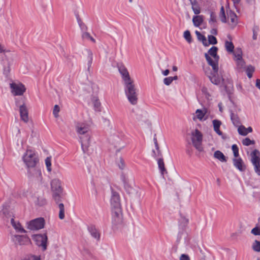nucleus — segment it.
I'll return each instance as SVG.
<instances>
[{
	"instance_id": "bb28decb",
	"label": "nucleus",
	"mask_w": 260,
	"mask_h": 260,
	"mask_svg": "<svg viewBox=\"0 0 260 260\" xmlns=\"http://www.w3.org/2000/svg\"><path fill=\"white\" fill-rule=\"evenodd\" d=\"M58 208L59 209V218L60 219H63L64 218V207L62 203L58 204Z\"/></svg>"
},
{
	"instance_id": "864d4df0",
	"label": "nucleus",
	"mask_w": 260,
	"mask_h": 260,
	"mask_svg": "<svg viewBox=\"0 0 260 260\" xmlns=\"http://www.w3.org/2000/svg\"><path fill=\"white\" fill-rule=\"evenodd\" d=\"M211 33L213 35H216L217 34V30L216 28H213L211 30Z\"/></svg>"
},
{
	"instance_id": "a19ab883",
	"label": "nucleus",
	"mask_w": 260,
	"mask_h": 260,
	"mask_svg": "<svg viewBox=\"0 0 260 260\" xmlns=\"http://www.w3.org/2000/svg\"><path fill=\"white\" fill-rule=\"evenodd\" d=\"M237 62V65L239 69H242L245 66V62L242 59H239V60H236Z\"/></svg>"
},
{
	"instance_id": "4be33fe9",
	"label": "nucleus",
	"mask_w": 260,
	"mask_h": 260,
	"mask_svg": "<svg viewBox=\"0 0 260 260\" xmlns=\"http://www.w3.org/2000/svg\"><path fill=\"white\" fill-rule=\"evenodd\" d=\"M214 157L222 162H226V159L224 154L220 151H216L214 154Z\"/></svg>"
},
{
	"instance_id": "e433bc0d",
	"label": "nucleus",
	"mask_w": 260,
	"mask_h": 260,
	"mask_svg": "<svg viewBox=\"0 0 260 260\" xmlns=\"http://www.w3.org/2000/svg\"><path fill=\"white\" fill-rule=\"evenodd\" d=\"M242 144L245 146H249L251 144H254V141L251 140L248 138H246L242 141Z\"/></svg>"
},
{
	"instance_id": "f704fd0d",
	"label": "nucleus",
	"mask_w": 260,
	"mask_h": 260,
	"mask_svg": "<svg viewBox=\"0 0 260 260\" xmlns=\"http://www.w3.org/2000/svg\"><path fill=\"white\" fill-rule=\"evenodd\" d=\"M254 71V69L252 66H248L246 69V73L247 75V76L250 78L252 76V74L253 72Z\"/></svg>"
},
{
	"instance_id": "4468645a",
	"label": "nucleus",
	"mask_w": 260,
	"mask_h": 260,
	"mask_svg": "<svg viewBox=\"0 0 260 260\" xmlns=\"http://www.w3.org/2000/svg\"><path fill=\"white\" fill-rule=\"evenodd\" d=\"M207 112V109L204 108L203 110L198 109L196 111V116L193 117V120H196V119H198L200 121L203 120L204 117Z\"/></svg>"
},
{
	"instance_id": "c9c22d12",
	"label": "nucleus",
	"mask_w": 260,
	"mask_h": 260,
	"mask_svg": "<svg viewBox=\"0 0 260 260\" xmlns=\"http://www.w3.org/2000/svg\"><path fill=\"white\" fill-rule=\"evenodd\" d=\"M232 150L233 151L234 155L235 158H237L239 156V148L237 145L234 144L232 147Z\"/></svg>"
},
{
	"instance_id": "72a5a7b5",
	"label": "nucleus",
	"mask_w": 260,
	"mask_h": 260,
	"mask_svg": "<svg viewBox=\"0 0 260 260\" xmlns=\"http://www.w3.org/2000/svg\"><path fill=\"white\" fill-rule=\"evenodd\" d=\"M209 23L211 24H214L216 23V16L215 13L211 12L210 14V18L209 20Z\"/></svg>"
},
{
	"instance_id": "f03ea898",
	"label": "nucleus",
	"mask_w": 260,
	"mask_h": 260,
	"mask_svg": "<svg viewBox=\"0 0 260 260\" xmlns=\"http://www.w3.org/2000/svg\"><path fill=\"white\" fill-rule=\"evenodd\" d=\"M218 48L213 46L208 51V53H206L205 56L208 63L212 68L214 73H217L218 71V60L219 56L217 55Z\"/></svg>"
},
{
	"instance_id": "58836bf2",
	"label": "nucleus",
	"mask_w": 260,
	"mask_h": 260,
	"mask_svg": "<svg viewBox=\"0 0 260 260\" xmlns=\"http://www.w3.org/2000/svg\"><path fill=\"white\" fill-rule=\"evenodd\" d=\"M45 164L47 168V170L50 172L51 171V160L50 157H47L45 159Z\"/></svg>"
},
{
	"instance_id": "f257e3e1",
	"label": "nucleus",
	"mask_w": 260,
	"mask_h": 260,
	"mask_svg": "<svg viewBox=\"0 0 260 260\" xmlns=\"http://www.w3.org/2000/svg\"><path fill=\"white\" fill-rule=\"evenodd\" d=\"M120 73L122 75V79L125 85V93L129 102L135 105L138 101V94L136 92L134 81L131 78L129 73L126 68L123 65L118 66Z\"/></svg>"
},
{
	"instance_id": "37998d69",
	"label": "nucleus",
	"mask_w": 260,
	"mask_h": 260,
	"mask_svg": "<svg viewBox=\"0 0 260 260\" xmlns=\"http://www.w3.org/2000/svg\"><path fill=\"white\" fill-rule=\"evenodd\" d=\"M251 233L254 235H260V227L256 226L251 230Z\"/></svg>"
},
{
	"instance_id": "39448f33",
	"label": "nucleus",
	"mask_w": 260,
	"mask_h": 260,
	"mask_svg": "<svg viewBox=\"0 0 260 260\" xmlns=\"http://www.w3.org/2000/svg\"><path fill=\"white\" fill-rule=\"evenodd\" d=\"M251 161L254 167V171L258 175H260V152L255 149L251 153Z\"/></svg>"
},
{
	"instance_id": "20e7f679",
	"label": "nucleus",
	"mask_w": 260,
	"mask_h": 260,
	"mask_svg": "<svg viewBox=\"0 0 260 260\" xmlns=\"http://www.w3.org/2000/svg\"><path fill=\"white\" fill-rule=\"evenodd\" d=\"M203 140V135L201 132L196 129L194 132L191 133V141L194 147L199 151L203 150L202 143Z\"/></svg>"
},
{
	"instance_id": "5fc2aeb1",
	"label": "nucleus",
	"mask_w": 260,
	"mask_h": 260,
	"mask_svg": "<svg viewBox=\"0 0 260 260\" xmlns=\"http://www.w3.org/2000/svg\"><path fill=\"white\" fill-rule=\"evenodd\" d=\"M120 163L121 166H119V167L122 169L124 167V160L122 159H120Z\"/></svg>"
},
{
	"instance_id": "9d476101",
	"label": "nucleus",
	"mask_w": 260,
	"mask_h": 260,
	"mask_svg": "<svg viewBox=\"0 0 260 260\" xmlns=\"http://www.w3.org/2000/svg\"><path fill=\"white\" fill-rule=\"evenodd\" d=\"M228 21L232 27L235 26L238 23L237 16L236 14L232 11H230L228 12Z\"/></svg>"
},
{
	"instance_id": "e2e57ef3",
	"label": "nucleus",
	"mask_w": 260,
	"mask_h": 260,
	"mask_svg": "<svg viewBox=\"0 0 260 260\" xmlns=\"http://www.w3.org/2000/svg\"><path fill=\"white\" fill-rule=\"evenodd\" d=\"M155 146L156 147V148H158V144L156 140H155Z\"/></svg>"
},
{
	"instance_id": "0eeeda50",
	"label": "nucleus",
	"mask_w": 260,
	"mask_h": 260,
	"mask_svg": "<svg viewBox=\"0 0 260 260\" xmlns=\"http://www.w3.org/2000/svg\"><path fill=\"white\" fill-rule=\"evenodd\" d=\"M12 92L14 95H22L26 90L23 84L21 83L18 84L12 83L10 84Z\"/></svg>"
},
{
	"instance_id": "09e8293b",
	"label": "nucleus",
	"mask_w": 260,
	"mask_h": 260,
	"mask_svg": "<svg viewBox=\"0 0 260 260\" xmlns=\"http://www.w3.org/2000/svg\"><path fill=\"white\" fill-rule=\"evenodd\" d=\"M180 260H189V257L186 254H182L180 256Z\"/></svg>"
},
{
	"instance_id": "13d9d810",
	"label": "nucleus",
	"mask_w": 260,
	"mask_h": 260,
	"mask_svg": "<svg viewBox=\"0 0 260 260\" xmlns=\"http://www.w3.org/2000/svg\"><path fill=\"white\" fill-rule=\"evenodd\" d=\"M246 130H247V134L249 133H251L252 132V129L251 127H249L248 128H246Z\"/></svg>"
},
{
	"instance_id": "c756f323",
	"label": "nucleus",
	"mask_w": 260,
	"mask_h": 260,
	"mask_svg": "<svg viewBox=\"0 0 260 260\" xmlns=\"http://www.w3.org/2000/svg\"><path fill=\"white\" fill-rule=\"evenodd\" d=\"M208 40H207V46H209L210 44H216L217 43L216 38L212 35L208 36Z\"/></svg>"
},
{
	"instance_id": "1a4fd4ad",
	"label": "nucleus",
	"mask_w": 260,
	"mask_h": 260,
	"mask_svg": "<svg viewBox=\"0 0 260 260\" xmlns=\"http://www.w3.org/2000/svg\"><path fill=\"white\" fill-rule=\"evenodd\" d=\"M76 131L78 134L84 135L89 131V125L84 123H79L76 125Z\"/></svg>"
},
{
	"instance_id": "8fccbe9b",
	"label": "nucleus",
	"mask_w": 260,
	"mask_h": 260,
	"mask_svg": "<svg viewBox=\"0 0 260 260\" xmlns=\"http://www.w3.org/2000/svg\"><path fill=\"white\" fill-rule=\"evenodd\" d=\"M220 19L222 22H226V16L225 14H220Z\"/></svg>"
},
{
	"instance_id": "603ef678",
	"label": "nucleus",
	"mask_w": 260,
	"mask_h": 260,
	"mask_svg": "<svg viewBox=\"0 0 260 260\" xmlns=\"http://www.w3.org/2000/svg\"><path fill=\"white\" fill-rule=\"evenodd\" d=\"M234 4V6L236 7L240 2H241V0H232Z\"/></svg>"
},
{
	"instance_id": "a18cd8bd",
	"label": "nucleus",
	"mask_w": 260,
	"mask_h": 260,
	"mask_svg": "<svg viewBox=\"0 0 260 260\" xmlns=\"http://www.w3.org/2000/svg\"><path fill=\"white\" fill-rule=\"evenodd\" d=\"M24 260H40V256H37L35 255H29L25 257Z\"/></svg>"
},
{
	"instance_id": "de8ad7c7",
	"label": "nucleus",
	"mask_w": 260,
	"mask_h": 260,
	"mask_svg": "<svg viewBox=\"0 0 260 260\" xmlns=\"http://www.w3.org/2000/svg\"><path fill=\"white\" fill-rule=\"evenodd\" d=\"M83 37L89 39L93 43L95 42V40L92 37H91L89 34L88 32L84 33L83 35Z\"/></svg>"
},
{
	"instance_id": "79ce46f5",
	"label": "nucleus",
	"mask_w": 260,
	"mask_h": 260,
	"mask_svg": "<svg viewBox=\"0 0 260 260\" xmlns=\"http://www.w3.org/2000/svg\"><path fill=\"white\" fill-rule=\"evenodd\" d=\"M60 111V108L59 106L57 105H55L53 109V114L55 117H58V113Z\"/></svg>"
},
{
	"instance_id": "b1692460",
	"label": "nucleus",
	"mask_w": 260,
	"mask_h": 260,
	"mask_svg": "<svg viewBox=\"0 0 260 260\" xmlns=\"http://www.w3.org/2000/svg\"><path fill=\"white\" fill-rule=\"evenodd\" d=\"M196 34L197 36L198 39L199 41H202L205 46H207V40L206 39V38L198 31H196Z\"/></svg>"
},
{
	"instance_id": "bf43d9fd",
	"label": "nucleus",
	"mask_w": 260,
	"mask_h": 260,
	"mask_svg": "<svg viewBox=\"0 0 260 260\" xmlns=\"http://www.w3.org/2000/svg\"><path fill=\"white\" fill-rule=\"evenodd\" d=\"M225 14L223 7H222L220 9V14Z\"/></svg>"
},
{
	"instance_id": "423d86ee",
	"label": "nucleus",
	"mask_w": 260,
	"mask_h": 260,
	"mask_svg": "<svg viewBox=\"0 0 260 260\" xmlns=\"http://www.w3.org/2000/svg\"><path fill=\"white\" fill-rule=\"evenodd\" d=\"M45 220L43 218H36L31 220L28 224L27 228L30 230H38L44 228Z\"/></svg>"
},
{
	"instance_id": "7ed1b4c3",
	"label": "nucleus",
	"mask_w": 260,
	"mask_h": 260,
	"mask_svg": "<svg viewBox=\"0 0 260 260\" xmlns=\"http://www.w3.org/2000/svg\"><path fill=\"white\" fill-rule=\"evenodd\" d=\"M23 161L28 168H34L39 162V159L34 150L27 149L23 156Z\"/></svg>"
},
{
	"instance_id": "9b49d317",
	"label": "nucleus",
	"mask_w": 260,
	"mask_h": 260,
	"mask_svg": "<svg viewBox=\"0 0 260 260\" xmlns=\"http://www.w3.org/2000/svg\"><path fill=\"white\" fill-rule=\"evenodd\" d=\"M51 189L53 192H61L60 182L58 179H53L51 181Z\"/></svg>"
},
{
	"instance_id": "c03bdc74",
	"label": "nucleus",
	"mask_w": 260,
	"mask_h": 260,
	"mask_svg": "<svg viewBox=\"0 0 260 260\" xmlns=\"http://www.w3.org/2000/svg\"><path fill=\"white\" fill-rule=\"evenodd\" d=\"M173 82L172 77L165 78L164 80V83L167 85H169Z\"/></svg>"
},
{
	"instance_id": "412c9836",
	"label": "nucleus",
	"mask_w": 260,
	"mask_h": 260,
	"mask_svg": "<svg viewBox=\"0 0 260 260\" xmlns=\"http://www.w3.org/2000/svg\"><path fill=\"white\" fill-rule=\"evenodd\" d=\"M192 5V9L194 12V13L196 15H198L201 12V8L196 1L193 2H191Z\"/></svg>"
},
{
	"instance_id": "2f4dec72",
	"label": "nucleus",
	"mask_w": 260,
	"mask_h": 260,
	"mask_svg": "<svg viewBox=\"0 0 260 260\" xmlns=\"http://www.w3.org/2000/svg\"><path fill=\"white\" fill-rule=\"evenodd\" d=\"M238 132L240 135L243 136H246L247 135V132L246 128L243 125H240L239 126L238 129Z\"/></svg>"
},
{
	"instance_id": "393cba45",
	"label": "nucleus",
	"mask_w": 260,
	"mask_h": 260,
	"mask_svg": "<svg viewBox=\"0 0 260 260\" xmlns=\"http://www.w3.org/2000/svg\"><path fill=\"white\" fill-rule=\"evenodd\" d=\"M11 223H12V224L13 226V227L16 230H18V231H19L21 233H25L26 232L25 230L22 227L21 224L19 222H18L17 223H15L14 219L13 218L11 219Z\"/></svg>"
},
{
	"instance_id": "3c124183",
	"label": "nucleus",
	"mask_w": 260,
	"mask_h": 260,
	"mask_svg": "<svg viewBox=\"0 0 260 260\" xmlns=\"http://www.w3.org/2000/svg\"><path fill=\"white\" fill-rule=\"evenodd\" d=\"M101 104L98 100H96L94 102V106L96 109L99 110V108L100 107Z\"/></svg>"
},
{
	"instance_id": "c85d7f7f",
	"label": "nucleus",
	"mask_w": 260,
	"mask_h": 260,
	"mask_svg": "<svg viewBox=\"0 0 260 260\" xmlns=\"http://www.w3.org/2000/svg\"><path fill=\"white\" fill-rule=\"evenodd\" d=\"M225 46L228 52L232 53L234 51V46L232 42L226 41Z\"/></svg>"
},
{
	"instance_id": "a211bd4d",
	"label": "nucleus",
	"mask_w": 260,
	"mask_h": 260,
	"mask_svg": "<svg viewBox=\"0 0 260 260\" xmlns=\"http://www.w3.org/2000/svg\"><path fill=\"white\" fill-rule=\"evenodd\" d=\"M158 168L160 171L162 175L167 173V171L165 167V163L162 158H159L157 160Z\"/></svg>"
},
{
	"instance_id": "aec40b11",
	"label": "nucleus",
	"mask_w": 260,
	"mask_h": 260,
	"mask_svg": "<svg viewBox=\"0 0 260 260\" xmlns=\"http://www.w3.org/2000/svg\"><path fill=\"white\" fill-rule=\"evenodd\" d=\"M213 71H214L213 70ZM213 74H214L212 76H209L210 81L212 82V83L216 85L219 84L221 80V78L216 75V74H217V73H215L214 72H213Z\"/></svg>"
},
{
	"instance_id": "ea45409f",
	"label": "nucleus",
	"mask_w": 260,
	"mask_h": 260,
	"mask_svg": "<svg viewBox=\"0 0 260 260\" xmlns=\"http://www.w3.org/2000/svg\"><path fill=\"white\" fill-rule=\"evenodd\" d=\"M61 192H54L53 198L56 203H58L60 201V194Z\"/></svg>"
},
{
	"instance_id": "cd10ccee",
	"label": "nucleus",
	"mask_w": 260,
	"mask_h": 260,
	"mask_svg": "<svg viewBox=\"0 0 260 260\" xmlns=\"http://www.w3.org/2000/svg\"><path fill=\"white\" fill-rule=\"evenodd\" d=\"M20 244H27L30 243V240L27 237L20 236L19 239Z\"/></svg>"
},
{
	"instance_id": "4c0bfd02",
	"label": "nucleus",
	"mask_w": 260,
	"mask_h": 260,
	"mask_svg": "<svg viewBox=\"0 0 260 260\" xmlns=\"http://www.w3.org/2000/svg\"><path fill=\"white\" fill-rule=\"evenodd\" d=\"M184 37L188 43L191 42V36L189 30H186L184 32Z\"/></svg>"
},
{
	"instance_id": "5701e85b",
	"label": "nucleus",
	"mask_w": 260,
	"mask_h": 260,
	"mask_svg": "<svg viewBox=\"0 0 260 260\" xmlns=\"http://www.w3.org/2000/svg\"><path fill=\"white\" fill-rule=\"evenodd\" d=\"M89 232H90L91 235L94 237L95 238H96L98 240L100 239V234L98 231L95 228L94 226H90L89 228Z\"/></svg>"
},
{
	"instance_id": "dca6fc26",
	"label": "nucleus",
	"mask_w": 260,
	"mask_h": 260,
	"mask_svg": "<svg viewBox=\"0 0 260 260\" xmlns=\"http://www.w3.org/2000/svg\"><path fill=\"white\" fill-rule=\"evenodd\" d=\"M115 211L113 212V216L114 221L117 223L121 221V212L120 206L114 207Z\"/></svg>"
},
{
	"instance_id": "6e6d98bb",
	"label": "nucleus",
	"mask_w": 260,
	"mask_h": 260,
	"mask_svg": "<svg viewBox=\"0 0 260 260\" xmlns=\"http://www.w3.org/2000/svg\"><path fill=\"white\" fill-rule=\"evenodd\" d=\"M256 86L260 89V79H257Z\"/></svg>"
},
{
	"instance_id": "7c9ffc66",
	"label": "nucleus",
	"mask_w": 260,
	"mask_h": 260,
	"mask_svg": "<svg viewBox=\"0 0 260 260\" xmlns=\"http://www.w3.org/2000/svg\"><path fill=\"white\" fill-rule=\"evenodd\" d=\"M252 249L256 252H260V242L255 240L253 243Z\"/></svg>"
},
{
	"instance_id": "2eb2a0df",
	"label": "nucleus",
	"mask_w": 260,
	"mask_h": 260,
	"mask_svg": "<svg viewBox=\"0 0 260 260\" xmlns=\"http://www.w3.org/2000/svg\"><path fill=\"white\" fill-rule=\"evenodd\" d=\"M205 17L203 15H197L192 18L193 25L196 27H199L203 23Z\"/></svg>"
},
{
	"instance_id": "6ab92c4d",
	"label": "nucleus",
	"mask_w": 260,
	"mask_h": 260,
	"mask_svg": "<svg viewBox=\"0 0 260 260\" xmlns=\"http://www.w3.org/2000/svg\"><path fill=\"white\" fill-rule=\"evenodd\" d=\"M112 203L114 204V207L120 206V197L116 192H114L111 199Z\"/></svg>"
},
{
	"instance_id": "f3484780",
	"label": "nucleus",
	"mask_w": 260,
	"mask_h": 260,
	"mask_svg": "<svg viewBox=\"0 0 260 260\" xmlns=\"http://www.w3.org/2000/svg\"><path fill=\"white\" fill-rule=\"evenodd\" d=\"M213 127H214V130L215 131V132L218 135H219L220 136L222 135V133L219 129L220 126L221 124V121L218 120H216V119L213 120Z\"/></svg>"
},
{
	"instance_id": "052dcab7",
	"label": "nucleus",
	"mask_w": 260,
	"mask_h": 260,
	"mask_svg": "<svg viewBox=\"0 0 260 260\" xmlns=\"http://www.w3.org/2000/svg\"><path fill=\"white\" fill-rule=\"evenodd\" d=\"M173 71H177V67L176 66L173 67Z\"/></svg>"
},
{
	"instance_id": "f8f14e48",
	"label": "nucleus",
	"mask_w": 260,
	"mask_h": 260,
	"mask_svg": "<svg viewBox=\"0 0 260 260\" xmlns=\"http://www.w3.org/2000/svg\"><path fill=\"white\" fill-rule=\"evenodd\" d=\"M19 110L21 119L25 122H27L28 121V114L26 106L24 105L21 106Z\"/></svg>"
},
{
	"instance_id": "a878e982",
	"label": "nucleus",
	"mask_w": 260,
	"mask_h": 260,
	"mask_svg": "<svg viewBox=\"0 0 260 260\" xmlns=\"http://www.w3.org/2000/svg\"><path fill=\"white\" fill-rule=\"evenodd\" d=\"M233 52L235 56L234 59L235 60H239V59L242 58V51L241 49L237 48L235 51H233Z\"/></svg>"
},
{
	"instance_id": "4d7b16f0",
	"label": "nucleus",
	"mask_w": 260,
	"mask_h": 260,
	"mask_svg": "<svg viewBox=\"0 0 260 260\" xmlns=\"http://www.w3.org/2000/svg\"><path fill=\"white\" fill-rule=\"evenodd\" d=\"M169 73H170L169 70L168 69H167L163 72V74L165 76H167L169 74Z\"/></svg>"
},
{
	"instance_id": "49530a36",
	"label": "nucleus",
	"mask_w": 260,
	"mask_h": 260,
	"mask_svg": "<svg viewBox=\"0 0 260 260\" xmlns=\"http://www.w3.org/2000/svg\"><path fill=\"white\" fill-rule=\"evenodd\" d=\"M259 28L258 27H254L253 29V39L256 40L257 38V31L258 30Z\"/></svg>"
},
{
	"instance_id": "473e14b6",
	"label": "nucleus",
	"mask_w": 260,
	"mask_h": 260,
	"mask_svg": "<svg viewBox=\"0 0 260 260\" xmlns=\"http://www.w3.org/2000/svg\"><path fill=\"white\" fill-rule=\"evenodd\" d=\"M231 119L233 121V124L235 125L239 126V124H240L239 118L236 115H235L234 114H232L231 115Z\"/></svg>"
},
{
	"instance_id": "ddd939ff",
	"label": "nucleus",
	"mask_w": 260,
	"mask_h": 260,
	"mask_svg": "<svg viewBox=\"0 0 260 260\" xmlns=\"http://www.w3.org/2000/svg\"><path fill=\"white\" fill-rule=\"evenodd\" d=\"M233 162L234 166L240 171H244L245 170L246 166L241 158H235L233 159Z\"/></svg>"
},
{
	"instance_id": "680f3d73",
	"label": "nucleus",
	"mask_w": 260,
	"mask_h": 260,
	"mask_svg": "<svg viewBox=\"0 0 260 260\" xmlns=\"http://www.w3.org/2000/svg\"><path fill=\"white\" fill-rule=\"evenodd\" d=\"M173 78V81L177 80L178 79V77L177 76H175L174 77H172Z\"/></svg>"
},
{
	"instance_id": "6e6552de",
	"label": "nucleus",
	"mask_w": 260,
	"mask_h": 260,
	"mask_svg": "<svg viewBox=\"0 0 260 260\" xmlns=\"http://www.w3.org/2000/svg\"><path fill=\"white\" fill-rule=\"evenodd\" d=\"M35 239L38 246H42L44 250L46 249L47 242V237L46 235H37L35 236Z\"/></svg>"
}]
</instances>
